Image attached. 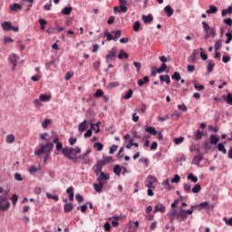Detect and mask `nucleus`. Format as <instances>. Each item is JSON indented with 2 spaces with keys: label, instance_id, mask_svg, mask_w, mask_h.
Here are the masks:
<instances>
[{
  "label": "nucleus",
  "instance_id": "nucleus-57",
  "mask_svg": "<svg viewBox=\"0 0 232 232\" xmlns=\"http://www.w3.org/2000/svg\"><path fill=\"white\" fill-rule=\"evenodd\" d=\"M222 46V40H218L216 43H215V45H214V48L216 50V52L218 50H220V47Z\"/></svg>",
  "mask_w": 232,
  "mask_h": 232
},
{
  "label": "nucleus",
  "instance_id": "nucleus-45",
  "mask_svg": "<svg viewBox=\"0 0 232 232\" xmlns=\"http://www.w3.org/2000/svg\"><path fill=\"white\" fill-rule=\"evenodd\" d=\"M132 95H133V90L130 89L128 92L124 94L123 99H125V101H128L131 99Z\"/></svg>",
  "mask_w": 232,
  "mask_h": 232
},
{
  "label": "nucleus",
  "instance_id": "nucleus-11",
  "mask_svg": "<svg viewBox=\"0 0 232 232\" xmlns=\"http://www.w3.org/2000/svg\"><path fill=\"white\" fill-rule=\"evenodd\" d=\"M88 128H90V124L88 123V120H84L82 122H81L78 126V130L80 131V133H82L84 131H86V130H88Z\"/></svg>",
  "mask_w": 232,
  "mask_h": 232
},
{
  "label": "nucleus",
  "instance_id": "nucleus-50",
  "mask_svg": "<svg viewBox=\"0 0 232 232\" xmlns=\"http://www.w3.org/2000/svg\"><path fill=\"white\" fill-rule=\"evenodd\" d=\"M197 55H198V50H194L193 54L190 56L192 63H197Z\"/></svg>",
  "mask_w": 232,
  "mask_h": 232
},
{
  "label": "nucleus",
  "instance_id": "nucleus-39",
  "mask_svg": "<svg viewBox=\"0 0 232 232\" xmlns=\"http://www.w3.org/2000/svg\"><path fill=\"white\" fill-rule=\"evenodd\" d=\"M103 95H104V92H102V90H101V89H98V90L94 92L93 97H94L95 99H99V97H102Z\"/></svg>",
  "mask_w": 232,
  "mask_h": 232
},
{
  "label": "nucleus",
  "instance_id": "nucleus-15",
  "mask_svg": "<svg viewBox=\"0 0 232 232\" xmlns=\"http://www.w3.org/2000/svg\"><path fill=\"white\" fill-rule=\"evenodd\" d=\"M141 19L145 24H148L153 21V14H149L148 15L142 14Z\"/></svg>",
  "mask_w": 232,
  "mask_h": 232
},
{
  "label": "nucleus",
  "instance_id": "nucleus-34",
  "mask_svg": "<svg viewBox=\"0 0 232 232\" xmlns=\"http://www.w3.org/2000/svg\"><path fill=\"white\" fill-rule=\"evenodd\" d=\"M78 160H83L82 164H90V159L86 158L83 154L78 156Z\"/></svg>",
  "mask_w": 232,
  "mask_h": 232
},
{
  "label": "nucleus",
  "instance_id": "nucleus-52",
  "mask_svg": "<svg viewBox=\"0 0 232 232\" xmlns=\"http://www.w3.org/2000/svg\"><path fill=\"white\" fill-rule=\"evenodd\" d=\"M93 146L96 148L97 151H102V149L104 148V145L101 142H96Z\"/></svg>",
  "mask_w": 232,
  "mask_h": 232
},
{
  "label": "nucleus",
  "instance_id": "nucleus-14",
  "mask_svg": "<svg viewBox=\"0 0 232 232\" xmlns=\"http://www.w3.org/2000/svg\"><path fill=\"white\" fill-rule=\"evenodd\" d=\"M160 82H161V84H163L164 82H166V84H171V79L169 78V74H162L160 76Z\"/></svg>",
  "mask_w": 232,
  "mask_h": 232
},
{
  "label": "nucleus",
  "instance_id": "nucleus-1",
  "mask_svg": "<svg viewBox=\"0 0 232 232\" xmlns=\"http://www.w3.org/2000/svg\"><path fill=\"white\" fill-rule=\"evenodd\" d=\"M39 146L40 148L34 151V155L41 157L43 153H44V162H46L48 157H50V154L53 151V142H47L46 144L40 143Z\"/></svg>",
  "mask_w": 232,
  "mask_h": 232
},
{
  "label": "nucleus",
  "instance_id": "nucleus-40",
  "mask_svg": "<svg viewBox=\"0 0 232 232\" xmlns=\"http://www.w3.org/2000/svg\"><path fill=\"white\" fill-rule=\"evenodd\" d=\"M215 68V63L213 61H210L208 64L207 72L208 73H211L213 72V69Z\"/></svg>",
  "mask_w": 232,
  "mask_h": 232
},
{
  "label": "nucleus",
  "instance_id": "nucleus-46",
  "mask_svg": "<svg viewBox=\"0 0 232 232\" xmlns=\"http://www.w3.org/2000/svg\"><path fill=\"white\" fill-rule=\"evenodd\" d=\"M171 79H173V81H180L181 79L180 72H174V73L171 75Z\"/></svg>",
  "mask_w": 232,
  "mask_h": 232
},
{
  "label": "nucleus",
  "instance_id": "nucleus-44",
  "mask_svg": "<svg viewBox=\"0 0 232 232\" xmlns=\"http://www.w3.org/2000/svg\"><path fill=\"white\" fill-rule=\"evenodd\" d=\"M112 34H114V41H117L120 37H121L122 35V31L121 30H117V31H113Z\"/></svg>",
  "mask_w": 232,
  "mask_h": 232
},
{
  "label": "nucleus",
  "instance_id": "nucleus-3",
  "mask_svg": "<svg viewBox=\"0 0 232 232\" xmlns=\"http://www.w3.org/2000/svg\"><path fill=\"white\" fill-rule=\"evenodd\" d=\"M10 190H5L4 195L0 196V211H8L10 209V201H8V195Z\"/></svg>",
  "mask_w": 232,
  "mask_h": 232
},
{
  "label": "nucleus",
  "instance_id": "nucleus-18",
  "mask_svg": "<svg viewBox=\"0 0 232 232\" xmlns=\"http://www.w3.org/2000/svg\"><path fill=\"white\" fill-rule=\"evenodd\" d=\"M94 189L97 193L102 192V188H104V182H98L93 184Z\"/></svg>",
  "mask_w": 232,
  "mask_h": 232
},
{
  "label": "nucleus",
  "instance_id": "nucleus-17",
  "mask_svg": "<svg viewBox=\"0 0 232 232\" xmlns=\"http://www.w3.org/2000/svg\"><path fill=\"white\" fill-rule=\"evenodd\" d=\"M218 142H220V138L217 136V134H212L210 136V144H212V146H217Z\"/></svg>",
  "mask_w": 232,
  "mask_h": 232
},
{
  "label": "nucleus",
  "instance_id": "nucleus-12",
  "mask_svg": "<svg viewBox=\"0 0 232 232\" xmlns=\"http://www.w3.org/2000/svg\"><path fill=\"white\" fill-rule=\"evenodd\" d=\"M217 36V31H215V28H210L209 31H207L204 35V39L208 41L209 37H216Z\"/></svg>",
  "mask_w": 232,
  "mask_h": 232
},
{
  "label": "nucleus",
  "instance_id": "nucleus-38",
  "mask_svg": "<svg viewBox=\"0 0 232 232\" xmlns=\"http://www.w3.org/2000/svg\"><path fill=\"white\" fill-rule=\"evenodd\" d=\"M72 6H69V7H64L63 10H62V14L63 15H70V14H72Z\"/></svg>",
  "mask_w": 232,
  "mask_h": 232
},
{
  "label": "nucleus",
  "instance_id": "nucleus-10",
  "mask_svg": "<svg viewBox=\"0 0 232 232\" xmlns=\"http://www.w3.org/2000/svg\"><path fill=\"white\" fill-rule=\"evenodd\" d=\"M17 59H19V55L15 53H13L9 56V63L13 64L12 70H15V67L17 66Z\"/></svg>",
  "mask_w": 232,
  "mask_h": 232
},
{
  "label": "nucleus",
  "instance_id": "nucleus-33",
  "mask_svg": "<svg viewBox=\"0 0 232 232\" xmlns=\"http://www.w3.org/2000/svg\"><path fill=\"white\" fill-rule=\"evenodd\" d=\"M218 150L223 153V155H226L227 153V150H226V146H224V143H218Z\"/></svg>",
  "mask_w": 232,
  "mask_h": 232
},
{
  "label": "nucleus",
  "instance_id": "nucleus-9",
  "mask_svg": "<svg viewBox=\"0 0 232 232\" xmlns=\"http://www.w3.org/2000/svg\"><path fill=\"white\" fill-rule=\"evenodd\" d=\"M153 182H157V178H155V176H149L147 177L146 179V181H145V186L146 188H155L153 187Z\"/></svg>",
  "mask_w": 232,
  "mask_h": 232
},
{
  "label": "nucleus",
  "instance_id": "nucleus-6",
  "mask_svg": "<svg viewBox=\"0 0 232 232\" xmlns=\"http://www.w3.org/2000/svg\"><path fill=\"white\" fill-rule=\"evenodd\" d=\"M115 57H117V47H112L106 55L105 61L106 63H111V61H115Z\"/></svg>",
  "mask_w": 232,
  "mask_h": 232
},
{
  "label": "nucleus",
  "instance_id": "nucleus-2",
  "mask_svg": "<svg viewBox=\"0 0 232 232\" xmlns=\"http://www.w3.org/2000/svg\"><path fill=\"white\" fill-rule=\"evenodd\" d=\"M113 160V157L108 156V157H103L102 160H98L95 165L92 167V170L96 175H99L101 171H102V168L108 164V162H111Z\"/></svg>",
  "mask_w": 232,
  "mask_h": 232
},
{
  "label": "nucleus",
  "instance_id": "nucleus-21",
  "mask_svg": "<svg viewBox=\"0 0 232 232\" xmlns=\"http://www.w3.org/2000/svg\"><path fill=\"white\" fill-rule=\"evenodd\" d=\"M194 160H198V162H195L196 166H200V162L204 160V153H199L198 156H195Z\"/></svg>",
  "mask_w": 232,
  "mask_h": 232
},
{
  "label": "nucleus",
  "instance_id": "nucleus-30",
  "mask_svg": "<svg viewBox=\"0 0 232 232\" xmlns=\"http://www.w3.org/2000/svg\"><path fill=\"white\" fill-rule=\"evenodd\" d=\"M168 70V65L166 63H161L160 67L156 69L157 73H164Z\"/></svg>",
  "mask_w": 232,
  "mask_h": 232
},
{
  "label": "nucleus",
  "instance_id": "nucleus-4",
  "mask_svg": "<svg viewBox=\"0 0 232 232\" xmlns=\"http://www.w3.org/2000/svg\"><path fill=\"white\" fill-rule=\"evenodd\" d=\"M63 155L65 157V159H68L72 162H77L78 160L77 153L73 151V148H69V147L63 148Z\"/></svg>",
  "mask_w": 232,
  "mask_h": 232
},
{
  "label": "nucleus",
  "instance_id": "nucleus-32",
  "mask_svg": "<svg viewBox=\"0 0 232 232\" xmlns=\"http://www.w3.org/2000/svg\"><path fill=\"white\" fill-rule=\"evenodd\" d=\"M21 8H23V5L19 4H13L10 5V10L12 12H17V10H21Z\"/></svg>",
  "mask_w": 232,
  "mask_h": 232
},
{
  "label": "nucleus",
  "instance_id": "nucleus-28",
  "mask_svg": "<svg viewBox=\"0 0 232 232\" xmlns=\"http://www.w3.org/2000/svg\"><path fill=\"white\" fill-rule=\"evenodd\" d=\"M224 101L227 102V104H232V93L228 92L227 95H223Z\"/></svg>",
  "mask_w": 232,
  "mask_h": 232
},
{
  "label": "nucleus",
  "instance_id": "nucleus-47",
  "mask_svg": "<svg viewBox=\"0 0 232 232\" xmlns=\"http://www.w3.org/2000/svg\"><path fill=\"white\" fill-rule=\"evenodd\" d=\"M173 142L179 146V144H182V142H184V137H179V138H174L173 139Z\"/></svg>",
  "mask_w": 232,
  "mask_h": 232
},
{
  "label": "nucleus",
  "instance_id": "nucleus-35",
  "mask_svg": "<svg viewBox=\"0 0 232 232\" xmlns=\"http://www.w3.org/2000/svg\"><path fill=\"white\" fill-rule=\"evenodd\" d=\"M227 14H232V5L228 6L227 9H223L221 12L222 17H226V15H227Z\"/></svg>",
  "mask_w": 232,
  "mask_h": 232
},
{
  "label": "nucleus",
  "instance_id": "nucleus-49",
  "mask_svg": "<svg viewBox=\"0 0 232 232\" xmlns=\"http://www.w3.org/2000/svg\"><path fill=\"white\" fill-rule=\"evenodd\" d=\"M47 198H52L55 202H59V196L57 195H52L51 193H46Z\"/></svg>",
  "mask_w": 232,
  "mask_h": 232
},
{
  "label": "nucleus",
  "instance_id": "nucleus-31",
  "mask_svg": "<svg viewBox=\"0 0 232 232\" xmlns=\"http://www.w3.org/2000/svg\"><path fill=\"white\" fill-rule=\"evenodd\" d=\"M5 142H7V144H12L13 142H15V136H14V134L7 135L5 138Z\"/></svg>",
  "mask_w": 232,
  "mask_h": 232
},
{
  "label": "nucleus",
  "instance_id": "nucleus-24",
  "mask_svg": "<svg viewBox=\"0 0 232 232\" xmlns=\"http://www.w3.org/2000/svg\"><path fill=\"white\" fill-rule=\"evenodd\" d=\"M217 12H218V8L217 6L209 5V8L206 11V14L209 15L211 14H217Z\"/></svg>",
  "mask_w": 232,
  "mask_h": 232
},
{
  "label": "nucleus",
  "instance_id": "nucleus-64",
  "mask_svg": "<svg viewBox=\"0 0 232 232\" xmlns=\"http://www.w3.org/2000/svg\"><path fill=\"white\" fill-rule=\"evenodd\" d=\"M225 224H227V226H232V218H223Z\"/></svg>",
  "mask_w": 232,
  "mask_h": 232
},
{
  "label": "nucleus",
  "instance_id": "nucleus-63",
  "mask_svg": "<svg viewBox=\"0 0 232 232\" xmlns=\"http://www.w3.org/2000/svg\"><path fill=\"white\" fill-rule=\"evenodd\" d=\"M223 23L227 24V26H232V19L231 18H226L223 20Z\"/></svg>",
  "mask_w": 232,
  "mask_h": 232
},
{
  "label": "nucleus",
  "instance_id": "nucleus-54",
  "mask_svg": "<svg viewBox=\"0 0 232 232\" xmlns=\"http://www.w3.org/2000/svg\"><path fill=\"white\" fill-rule=\"evenodd\" d=\"M171 182L174 184H179L180 182V176L175 174L173 179H171Z\"/></svg>",
  "mask_w": 232,
  "mask_h": 232
},
{
  "label": "nucleus",
  "instance_id": "nucleus-25",
  "mask_svg": "<svg viewBox=\"0 0 232 232\" xmlns=\"http://www.w3.org/2000/svg\"><path fill=\"white\" fill-rule=\"evenodd\" d=\"M145 131H147V133H150V135H157V129H155V127L152 126H149L145 129Z\"/></svg>",
  "mask_w": 232,
  "mask_h": 232
},
{
  "label": "nucleus",
  "instance_id": "nucleus-59",
  "mask_svg": "<svg viewBox=\"0 0 232 232\" xmlns=\"http://www.w3.org/2000/svg\"><path fill=\"white\" fill-rule=\"evenodd\" d=\"M119 150V146L117 145H112L111 148H110V150H109V153L110 155H113V153H115V151Z\"/></svg>",
  "mask_w": 232,
  "mask_h": 232
},
{
  "label": "nucleus",
  "instance_id": "nucleus-60",
  "mask_svg": "<svg viewBox=\"0 0 232 232\" xmlns=\"http://www.w3.org/2000/svg\"><path fill=\"white\" fill-rule=\"evenodd\" d=\"M133 30L134 32H139V30H140V22L137 21L134 23Z\"/></svg>",
  "mask_w": 232,
  "mask_h": 232
},
{
  "label": "nucleus",
  "instance_id": "nucleus-58",
  "mask_svg": "<svg viewBox=\"0 0 232 232\" xmlns=\"http://www.w3.org/2000/svg\"><path fill=\"white\" fill-rule=\"evenodd\" d=\"M93 135V130L92 129H88L87 131L84 133V139H90Z\"/></svg>",
  "mask_w": 232,
  "mask_h": 232
},
{
  "label": "nucleus",
  "instance_id": "nucleus-27",
  "mask_svg": "<svg viewBox=\"0 0 232 232\" xmlns=\"http://www.w3.org/2000/svg\"><path fill=\"white\" fill-rule=\"evenodd\" d=\"M188 180H191L194 184H197L198 182V178L197 176H194L193 173H189L187 177Z\"/></svg>",
  "mask_w": 232,
  "mask_h": 232
},
{
  "label": "nucleus",
  "instance_id": "nucleus-41",
  "mask_svg": "<svg viewBox=\"0 0 232 232\" xmlns=\"http://www.w3.org/2000/svg\"><path fill=\"white\" fill-rule=\"evenodd\" d=\"M226 37H227V40H226V44H229V43H231L232 41V30H230L228 33L226 34Z\"/></svg>",
  "mask_w": 232,
  "mask_h": 232
},
{
  "label": "nucleus",
  "instance_id": "nucleus-51",
  "mask_svg": "<svg viewBox=\"0 0 232 232\" xmlns=\"http://www.w3.org/2000/svg\"><path fill=\"white\" fill-rule=\"evenodd\" d=\"M38 23L41 26V30H44L46 24H48V22H46L44 19H39Z\"/></svg>",
  "mask_w": 232,
  "mask_h": 232
},
{
  "label": "nucleus",
  "instance_id": "nucleus-53",
  "mask_svg": "<svg viewBox=\"0 0 232 232\" xmlns=\"http://www.w3.org/2000/svg\"><path fill=\"white\" fill-rule=\"evenodd\" d=\"M202 26H203V30H204L205 34L211 29V27L209 26L208 22H202Z\"/></svg>",
  "mask_w": 232,
  "mask_h": 232
},
{
  "label": "nucleus",
  "instance_id": "nucleus-23",
  "mask_svg": "<svg viewBox=\"0 0 232 232\" xmlns=\"http://www.w3.org/2000/svg\"><path fill=\"white\" fill-rule=\"evenodd\" d=\"M39 98L42 102H48V101H52V96L48 94H40Z\"/></svg>",
  "mask_w": 232,
  "mask_h": 232
},
{
  "label": "nucleus",
  "instance_id": "nucleus-19",
  "mask_svg": "<svg viewBox=\"0 0 232 232\" xmlns=\"http://www.w3.org/2000/svg\"><path fill=\"white\" fill-rule=\"evenodd\" d=\"M63 211L64 213H70L71 211H73V204L72 203H65L63 206Z\"/></svg>",
  "mask_w": 232,
  "mask_h": 232
},
{
  "label": "nucleus",
  "instance_id": "nucleus-20",
  "mask_svg": "<svg viewBox=\"0 0 232 232\" xmlns=\"http://www.w3.org/2000/svg\"><path fill=\"white\" fill-rule=\"evenodd\" d=\"M164 12L165 14H167L168 17H171V15H173L174 10H173V7H171V5H167L164 8Z\"/></svg>",
  "mask_w": 232,
  "mask_h": 232
},
{
  "label": "nucleus",
  "instance_id": "nucleus-16",
  "mask_svg": "<svg viewBox=\"0 0 232 232\" xmlns=\"http://www.w3.org/2000/svg\"><path fill=\"white\" fill-rule=\"evenodd\" d=\"M166 213V207L162 203H159L154 207V213Z\"/></svg>",
  "mask_w": 232,
  "mask_h": 232
},
{
  "label": "nucleus",
  "instance_id": "nucleus-48",
  "mask_svg": "<svg viewBox=\"0 0 232 232\" xmlns=\"http://www.w3.org/2000/svg\"><path fill=\"white\" fill-rule=\"evenodd\" d=\"M201 189L202 186H200V184H196L192 188V193H200Z\"/></svg>",
  "mask_w": 232,
  "mask_h": 232
},
{
  "label": "nucleus",
  "instance_id": "nucleus-13",
  "mask_svg": "<svg viewBox=\"0 0 232 232\" xmlns=\"http://www.w3.org/2000/svg\"><path fill=\"white\" fill-rule=\"evenodd\" d=\"M98 177V182H104V180H110V174H106L101 170Z\"/></svg>",
  "mask_w": 232,
  "mask_h": 232
},
{
  "label": "nucleus",
  "instance_id": "nucleus-22",
  "mask_svg": "<svg viewBox=\"0 0 232 232\" xmlns=\"http://www.w3.org/2000/svg\"><path fill=\"white\" fill-rule=\"evenodd\" d=\"M148 82H150V77L148 76L143 77V79L138 80V85L140 87L144 86V84H148Z\"/></svg>",
  "mask_w": 232,
  "mask_h": 232
},
{
  "label": "nucleus",
  "instance_id": "nucleus-37",
  "mask_svg": "<svg viewBox=\"0 0 232 232\" xmlns=\"http://www.w3.org/2000/svg\"><path fill=\"white\" fill-rule=\"evenodd\" d=\"M103 35H104L105 37H107L106 41H115V38H114L113 34H111L110 32H108V31H105L104 34H103Z\"/></svg>",
  "mask_w": 232,
  "mask_h": 232
},
{
  "label": "nucleus",
  "instance_id": "nucleus-61",
  "mask_svg": "<svg viewBox=\"0 0 232 232\" xmlns=\"http://www.w3.org/2000/svg\"><path fill=\"white\" fill-rule=\"evenodd\" d=\"M73 77V72L72 71H70L68 72L66 74H65V81H70V79H72Z\"/></svg>",
  "mask_w": 232,
  "mask_h": 232
},
{
  "label": "nucleus",
  "instance_id": "nucleus-42",
  "mask_svg": "<svg viewBox=\"0 0 232 232\" xmlns=\"http://www.w3.org/2000/svg\"><path fill=\"white\" fill-rule=\"evenodd\" d=\"M183 189L185 193H191V184L190 183H185L183 185Z\"/></svg>",
  "mask_w": 232,
  "mask_h": 232
},
{
  "label": "nucleus",
  "instance_id": "nucleus-8",
  "mask_svg": "<svg viewBox=\"0 0 232 232\" xmlns=\"http://www.w3.org/2000/svg\"><path fill=\"white\" fill-rule=\"evenodd\" d=\"M208 206H209V203L208 201H204L202 203H199L198 205H192L190 207V210H192V213L193 211H202V209H205V208H208Z\"/></svg>",
  "mask_w": 232,
  "mask_h": 232
},
{
  "label": "nucleus",
  "instance_id": "nucleus-56",
  "mask_svg": "<svg viewBox=\"0 0 232 232\" xmlns=\"http://www.w3.org/2000/svg\"><path fill=\"white\" fill-rule=\"evenodd\" d=\"M11 200L13 206H15V204H17V200H19V196H17V194H13Z\"/></svg>",
  "mask_w": 232,
  "mask_h": 232
},
{
  "label": "nucleus",
  "instance_id": "nucleus-62",
  "mask_svg": "<svg viewBox=\"0 0 232 232\" xmlns=\"http://www.w3.org/2000/svg\"><path fill=\"white\" fill-rule=\"evenodd\" d=\"M77 209H80V211H82V213H86V209H88V205L83 204V205L78 207Z\"/></svg>",
  "mask_w": 232,
  "mask_h": 232
},
{
  "label": "nucleus",
  "instance_id": "nucleus-43",
  "mask_svg": "<svg viewBox=\"0 0 232 232\" xmlns=\"http://www.w3.org/2000/svg\"><path fill=\"white\" fill-rule=\"evenodd\" d=\"M118 86H119L118 82H112L107 85V90H113V88H117Z\"/></svg>",
  "mask_w": 232,
  "mask_h": 232
},
{
  "label": "nucleus",
  "instance_id": "nucleus-7",
  "mask_svg": "<svg viewBox=\"0 0 232 232\" xmlns=\"http://www.w3.org/2000/svg\"><path fill=\"white\" fill-rule=\"evenodd\" d=\"M188 215H193V210L190 209H180L177 214V218H182L183 220H186L188 218Z\"/></svg>",
  "mask_w": 232,
  "mask_h": 232
},
{
  "label": "nucleus",
  "instance_id": "nucleus-5",
  "mask_svg": "<svg viewBox=\"0 0 232 232\" xmlns=\"http://www.w3.org/2000/svg\"><path fill=\"white\" fill-rule=\"evenodd\" d=\"M1 27L5 32H10V30L13 32H19V27L12 25V22L10 21L2 23Z\"/></svg>",
  "mask_w": 232,
  "mask_h": 232
},
{
  "label": "nucleus",
  "instance_id": "nucleus-29",
  "mask_svg": "<svg viewBox=\"0 0 232 232\" xmlns=\"http://www.w3.org/2000/svg\"><path fill=\"white\" fill-rule=\"evenodd\" d=\"M130 54H128L124 50H121L118 54V59H129Z\"/></svg>",
  "mask_w": 232,
  "mask_h": 232
},
{
  "label": "nucleus",
  "instance_id": "nucleus-26",
  "mask_svg": "<svg viewBox=\"0 0 232 232\" xmlns=\"http://www.w3.org/2000/svg\"><path fill=\"white\" fill-rule=\"evenodd\" d=\"M121 171H122V168L121 167V165H115L113 168V173L117 175V177H121Z\"/></svg>",
  "mask_w": 232,
  "mask_h": 232
},
{
  "label": "nucleus",
  "instance_id": "nucleus-55",
  "mask_svg": "<svg viewBox=\"0 0 232 232\" xmlns=\"http://www.w3.org/2000/svg\"><path fill=\"white\" fill-rule=\"evenodd\" d=\"M177 214H179V212H177V209H172L168 213V217L169 218H174L176 217L177 218Z\"/></svg>",
  "mask_w": 232,
  "mask_h": 232
},
{
  "label": "nucleus",
  "instance_id": "nucleus-36",
  "mask_svg": "<svg viewBox=\"0 0 232 232\" xmlns=\"http://www.w3.org/2000/svg\"><path fill=\"white\" fill-rule=\"evenodd\" d=\"M202 135H204V131L198 130L196 134L194 135L195 140H200V139H202Z\"/></svg>",
  "mask_w": 232,
  "mask_h": 232
}]
</instances>
